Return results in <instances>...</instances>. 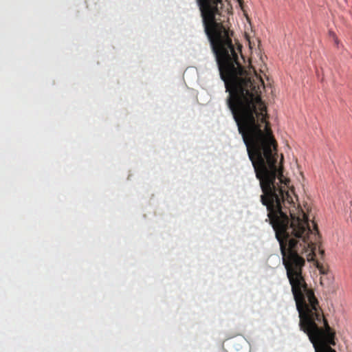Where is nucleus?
I'll list each match as a JSON object with an SVG mask.
<instances>
[{"label":"nucleus","mask_w":352,"mask_h":352,"mask_svg":"<svg viewBox=\"0 0 352 352\" xmlns=\"http://www.w3.org/2000/svg\"><path fill=\"white\" fill-rule=\"evenodd\" d=\"M292 281L293 296L299 314L300 330L308 336L315 352H336L331 348L332 345H336V332L324 318L318 300L309 292V296H307L309 302L307 306L300 292L301 289L305 288L302 281Z\"/></svg>","instance_id":"obj_2"},{"label":"nucleus","mask_w":352,"mask_h":352,"mask_svg":"<svg viewBox=\"0 0 352 352\" xmlns=\"http://www.w3.org/2000/svg\"><path fill=\"white\" fill-rule=\"evenodd\" d=\"M227 0H197L204 32L210 41L230 110L247 149H277V143L267 121V107L261 99L264 82L252 77L240 62L243 60L239 43L232 41V32L220 17Z\"/></svg>","instance_id":"obj_1"},{"label":"nucleus","mask_w":352,"mask_h":352,"mask_svg":"<svg viewBox=\"0 0 352 352\" xmlns=\"http://www.w3.org/2000/svg\"><path fill=\"white\" fill-rule=\"evenodd\" d=\"M280 249L283 256V263L286 269L287 276L289 279L293 292L292 281H302L305 288L300 289L305 298V304L308 306L309 302L307 296L312 293L316 298L314 291L308 287L307 284L302 276V267L305 264V258L308 261H314L316 267L322 275H327L329 272V267L319 261L318 256H323L324 251L321 245L316 246L317 243H279Z\"/></svg>","instance_id":"obj_3"},{"label":"nucleus","mask_w":352,"mask_h":352,"mask_svg":"<svg viewBox=\"0 0 352 352\" xmlns=\"http://www.w3.org/2000/svg\"><path fill=\"white\" fill-rule=\"evenodd\" d=\"M324 280H325V278L324 277H321L320 278V284L322 285H325Z\"/></svg>","instance_id":"obj_4"}]
</instances>
